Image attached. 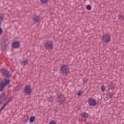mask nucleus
<instances>
[{
    "label": "nucleus",
    "instance_id": "39448f33",
    "mask_svg": "<svg viewBox=\"0 0 124 124\" xmlns=\"http://www.w3.org/2000/svg\"><path fill=\"white\" fill-rule=\"evenodd\" d=\"M102 40L104 42L107 43L108 42H109L111 39V36L110 35L108 34H105L102 36Z\"/></svg>",
    "mask_w": 124,
    "mask_h": 124
},
{
    "label": "nucleus",
    "instance_id": "dca6fc26",
    "mask_svg": "<svg viewBox=\"0 0 124 124\" xmlns=\"http://www.w3.org/2000/svg\"><path fill=\"white\" fill-rule=\"evenodd\" d=\"M39 16H36L35 17L33 18V21H34L35 23H37L39 21Z\"/></svg>",
    "mask_w": 124,
    "mask_h": 124
},
{
    "label": "nucleus",
    "instance_id": "a878e982",
    "mask_svg": "<svg viewBox=\"0 0 124 124\" xmlns=\"http://www.w3.org/2000/svg\"><path fill=\"white\" fill-rule=\"evenodd\" d=\"M48 100H49V101H50V102H52V101H53V97H50L49 98Z\"/></svg>",
    "mask_w": 124,
    "mask_h": 124
},
{
    "label": "nucleus",
    "instance_id": "aec40b11",
    "mask_svg": "<svg viewBox=\"0 0 124 124\" xmlns=\"http://www.w3.org/2000/svg\"><path fill=\"white\" fill-rule=\"evenodd\" d=\"M119 18L120 20H124V15H119Z\"/></svg>",
    "mask_w": 124,
    "mask_h": 124
},
{
    "label": "nucleus",
    "instance_id": "393cba45",
    "mask_svg": "<svg viewBox=\"0 0 124 124\" xmlns=\"http://www.w3.org/2000/svg\"><path fill=\"white\" fill-rule=\"evenodd\" d=\"M48 124H57V123L54 120L50 121Z\"/></svg>",
    "mask_w": 124,
    "mask_h": 124
},
{
    "label": "nucleus",
    "instance_id": "ddd939ff",
    "mask_svg": "<svg viewBox=\"0 0 124 124\" xmlns=\"http://www.w3.org/2000/svg\"><path fill=\"white\" fill-rule=\"evenodd\" d=\"M114 95V94L113 93H108L107 94V97L108 98V99H110V98H112Z\"/></svg>",
    "mask_w": 124,
    "mask_h": 124
},
{
    "label": "nucleus",
    "instance_id": "c756f323",
    "mask_svg": "<svg viewBox=\"0 0 124 124\" xmlns=\"http://www.w3.org/2000/svg\"><path fill=\"white\" fill-rule=\"evenodd\" d=\"M0 34H2V29L0 28Z\"/></svg>",
    "mask_w": 124,
    "mask_h": 124
},
{
    "label": "nucleus",
    "instance_id": "473e14b6",
    "mask_svg": "<svg viewBox=\"0 0 124 124\" xmlns=\"http://www.w3.org/2000/svg\"><path fill=\"white\" fill-rule=\"evenodd\" d=\"M1 111H1V110H0V114L1 113Z\"/></svg>",
    "mask_w": 124,
    "mask_h": 124
},
{
    "label": "nucleus",
    "instance_id": "6ab92c4d",
    "mask_svg": "<svg viewBox=\"0 0 124 124\" xmlns=\"http://www.w3.org/2000/svg\"><path fill=\"white\" fill-rule=\"evenodd\" d=\"M22 64H23V66H25V65H27L28 64V61L27 60H23V61L22 62Z\"/></svg>",
    "mask_w": 124,
    "mask_h": 124
},
{
    "label": "nucleus",
    "instance_id": "2eb2a0df",
    "mask_svg": "<svg viewBox=\"0 0 124 124\" xmlns=\"http://www.w3.org/2000/svg\"><path fill=\"white\" fill-rule=\"evenodd\" d=\"M29 121V115H27L24 116L23 118V122L24 123H27V121Z\"/></svg>",
    "mask_w": 124,
    "mask_h": 124
},
{
    "label": "nucleus",
    "instance_id": "423d86ee",
    "mask_svg": "<svg viewBox=\"0 0 124 124\" xmlns=\"http://www.w3.org/2000/svg\"><path fill=\"white\" fill-rule=\"evenodd\" d=\"M45 47L46 50H50L53 48V42L47 41L45 44Z\"/></svg>",
    "mask_w": 124,
    "mask_h": 124
},
{
    "label": "nucleus",
    "instance_id": "1a4fd4ad",
    "mask_svg": "<svg viewBox=\"0 0 124 124\" xmlns=\"http://www.w3.org/2000/svg\"><path fill=\"white\" fill-rule=\"evenodd\" d=\"M24 92L27 94H31V86L29 85H27L25 87L24 89Z\"/></svg>",
    "mask_w": 124,
    "mask_h": 124
},
{
    "label": "nucleus",
    "instance_id": "7ed1b4c3",
    "mask_svg": "<svg viewBox=\"0 0 124 124\" xmlns=\"http://www.w3.org/2000/svg\"><path fill=\"white\" fill-rule=\"evenodd\" d=\"M1 72L2 73V76H4L5 78L10 79V78H11V77H12V74L10 73V72H9V71L7 70L5 68H1Z\"/></svg>",
    "mask_w": 124,
    "mask_h": 124
},
{
    "label": "nucleus",
    "instance_id": "412c9836",
    "mask_svg": "<svg viewBox=\"0 0 124 124\" xmlns=\"http://www.w3.org/2000/svg\"><path fill=\"white\" fill-rule=\"evenodd\" d=\"M86 9H87V10H92V6L91 5H87L86 6Z\"/></svg>",
    "mask_w": 124,
    "mask_h": 124
},
{
    "label": "nucleus",
    "instance_id": "f8f14e48",
    "mask_svg": "<svg viewBox=\"0 0 124 124\" xmlns=\"http://www.w3.org/2000/svg\"><path fill=\"white\" fill-rule=\"evenodd\" d=\"M81 117L82 118H86V119H88L89 118V114L87 113L86 112H82L80 114Z\"/></svg>",
    "mask_w": 124,
    "mask_h": 124
},
{
    "label": "nucleus",
    "instance_id": "f3484780",
    "mask_svg": "<svg viewBox=\"0 0 124 124\" xmlns=\"http://www.w3.org/2000/svg\"><path fill=\"white\" fill-rule=\"evenodd\" d=\"M35 117L34 116H31L30 117V122L31 123H33V122H34V121H35Z\"/></svg>",
    "mask_w": 124,
    "mask_h": 124
},
{
    "label": "nucleus",
    "instance_id": "4468645a",
    "mask_svg": "<svg viewBox=\"0 0 124 124\" xmlns=\"http://www.w3.org/2000/svg\"><path fill=\"white\" fill-rule=\"evenodd\" d=\"M0 100L3 101L5 100V93H2L0 96Z\"/></svg>",
    "mask_w": 124,
    "mask_h": 124
},
{
    "label": "nucleus",
    "instance_id": "0eeeda50",
    "mask_svg": "<svg viewBox=\"0 0 124 124\" xmlns=\"http://www.w3.org/2000/svg\"><path fill=\"white\" fill-rule=\"evenodd\" d=\"M61 71H62L63 74H67L69 71V68H68L67 66L64 65L62 66Z\"/></svg>",
    "mask_w": 124,
    "mask_h": 124
},
{
    "label": "nucleus",
    "instance_id": "7c9ffc66",
    "mask_svg": "<svg viewBox=\"0 0 124 124\" xmlns=\"http://www.w3.org/2000/svg\"><path fill=\"white\" fill-rule=\"evenodd\" d=\"M4 108H5L4 107H3V106L1 108L0 110L2 111V110H3V109H4Z\"/></svg>",
    "mask_w": 124,
    "mask_h": 124
},
{
    "label": "nucleus",
    "instance_id": "bb28decb",
    "mask_svg": "<svg viewBox=\"0 0 124 124\" xmlns=\"http://www.w3.org/2000/svg\"><path fill=\"white\" fill-rule=\"evenodd\" d=\"M88 82V79H85L84 80H83V84H86V83H87Z\"/></svg>",
    "mask_w": 124,
    "mask_h": 124
},
{
    "label": "nucleus",
    "instance_id": "2f4dec72",
    "mask_svg": "<svg viewBox=\"0 0 124 124\" xmlns=\"http://www.w3.org/2000/svg\"><path fill=\"white\" fill-rule=\"evenodd\" d=\"M2 102H3V101H1V100H0V105H1V104H2Z\"/></svg>",
    "mask_w": 124,
    "mask_h": 124
},
{
    "label": "nucleus",
    "instance_id": "6e6552de",
    "mask_svg": "<svg viewBox=\"0 0 124 124\" xmlns=\"http://www.w3.org/2000/svg\"><path fill=\"white\" fill-rule=\"evenodd\" d=\"M88 103L89 104L90 106H95V105H96V102L95 100L93 99H89Z\"/></svg>",
    "mask_w": 124,
    "mask_h": 124
},
{
    "label": "nucleus",
    "instance_id": "5701e85b",
    "mask_svg": "<svg viewBox=\"0 0 124 124\" xmlns=\"http://www.w3.org/2000/svg\"><path fill=\"white\" fill-rule=\"evenodd\" d=\"M105 86H102L101 87V91L102 92H105Z\"/></svg>",
    "mask_w": 124,
    "mask_h": 124
},
{
    "label": "nucleus",
    "instance_id": "4be33fe9",
    "mask_svg": "<svg viewBox=\"0 0 124 124\" xmlns=\"http://www.w3.org/2000/svg\"><path fill=\"white\" fill-rule=\"evenodd\" d=\"M48 0H41V2H42V3H48Z\"/></svg>",
    "mask_w": 124,
    "mask_h": 124
},
{
    "label": "nucleus",
    "instance_id": "20e7f679",
    "mask_svg": "<svg viewBox=\"0 0 124 124\" xmlns=\"http://www.w3.org/2000/svg\"><path fill=\"white\" fill-rule=\"evenodd\" d=\"M58 98L60 104L62 105L64 104V102L65 101V97H64V95L62 94L58 95Z\"/></svg>",
    "mask_w": 124,
    "mask_h": 124
},
{
    "label": "nucleus",
    "instance_id": "b1692460",
    "mask_svg": "<svg viewBox=\"0 0 124 124\" xmlns=\"http://www.w3.org/2000/svg\"><path fill=\"white\" fill-rule=\"evenodd\" d=\"M12 99H13V96H12L11 97L9 98L8 100L7 101V103L11 102V101H12Z\"/></svg>",
    "mask_w": 124,
    "mask_h": 124
},
{
    "label": "nucleus",
    "instance_id": "f257e3e1",
    "mask_svg": "<svg viewBox=\"0 0 124 124\" xmlns=\"http://www.w3.org/2000/svg\"><path fill=\"white\" fill-rule=\"evenodd\" d=\"M4 82H3V80L1 78H0V92L2 91V90L4 88V87L7 86L9 84H10L11 80L10 79H7L6 78H5Z\"/></svg>",
    "mask_w": 124,
    "mask_h": 124
},
{
    "label": "nucleus",
    "instance_id": "9d476101",
    "mask_svg": "<svg viewBox=\"0 0 124 124\" xmlns=\"http://www.w3.org/2000/svg\"><path fill=\"white\" fill-rule=\"evenodd\" d=\"M12 47H13L14 49H18V48L20 47V43L18 41L14 42L12 44Z\"/></svg>",
    "mask_w": 124,
    "mask_h": 124
},
{
    "label": "nucleus",
    "instance_id": "f03ea898",
    "mask_svg": "<svg viewBox=\"0 0 124 124\" xmlns=\"http://www.w3.org/2000/svg\"><path fill=\"white\" fill-rule=\"evenodd\" d=\"M9 43H10V42H9V39L6 38L3 40L0 45L1 50L5 51Z\"/></svg>",
    "mask_w": 124,
    "mask_h": 124
},
{
    "label": "nucleus",
    "instance_id": "72a5a7b5",
    "mask_svg": "<svg viewBox=\"0 0 124 124\" xmlns=\"http://www.w3.org/2000/svg\"><path fill=\"white\" fill-rule=\"evenodd\" d=\"M0 24H1V22H0Z\"/></svg>",
    "mask_w": 124,
    "mask_h": 124
},
{
    "label": "nucleus",
    "instance_id": "c85d7f7f",
    "mask_svg": "<svg viewBox=\"0 0 124 124\" xmlns=\"http://www.w3.org/2000/svg\"><path fill=\"white\" fill-rule=\"evenodd\" d=\"M81 93H82V92H81V91H79L78 93V96H81Z\"/></svg>",
    "mask_w": 124,
    "mask_h": 124
},
{
    "label": "nucleus",
    "instance_id": "cd10ccee",
    "mask_svg": "<svg viewBox=\"0 0 124 124\" xmlns=\"http://www.w3.org/2000/svg\"><path fill=\"white\" fill-rule=\"evenodd\" d=\"M7 104H8V103H7V102H6L5 104H4L3 106L5 108L7 106Z\"/></svg>",
    "mask_w": 124,
    "mask_h": 124
},
{
    "label": "nucleus",
    "instance_id": "9b49d317",
    "mask_svg": "<svg viewBox=\"0 0 124 124\" xmlns=\"http://www.w3.org/2000/svg\"><path fill=\"white\" fill-rule=\"evenodd\" d=\"M108 90H114L115 89V87H116V85L113 83H110L108 86Z\"/></svg>",
    "mask_w": 124,
    "mask_h": 124
},
{
    "label": "nucleus",
    "instance_id": "a211bd4d",
    "mask_svg": "<svg viewBox=\"0 0 124 124\" xmlns=\"http://www.w3.org/2000/svg\"><path fill=\"white\" fill-rule=\"evenodd\" d=\"M4 14H2V13L0 14V19L1 20H3V19L4 18Z\"/></svg>",
    "mask_w": 124,
    "mask_h": 124
}]
</instances>
